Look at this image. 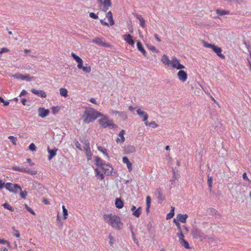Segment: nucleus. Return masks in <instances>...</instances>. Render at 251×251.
<instances>
[{"mask_svg":"<svg viewBox=\"0 0 251 251\" xmlns=\"http://www.w3.org/2000/svg\"><path fill=\"white\" fill-rule=\"evenodd\" d=\"M103 219L106 223L114 228L117 230H120L122 228L123 223L121 222L119 216L112 214H107L103 215Z\"/></svg>","mask_w":251,"mask_h":251,"instance_id":"nucleus-1","label":"nucleus"},{"mask_svg":"<svg viewBox=\"0 0 251 251\" xmlns=\"http://www.w3.org/2000/svg\"><path fill=\"white\" fill-rule=\"evenodd\" d=\"M102 114L92 108H86L82 116L83 122L85 123H90L95 120L98 117Z\"/></svg>","mask_w":251,"mask_h":251,"instance_id":"nucleus-2","label":"nucleus"},{"mask_svg":"<svg viewBox=\"0 0 251 251\" xmlns=\"http://www.w3.org/2000/svg\"><path fill=\"white\" fill-rule=\"evenodd\" d=\"M191 232L194 238L199 239L201 241L206 240L207 235L196 226H193Z\"/></svg>","mask_w":251,"mask_h":251,"instance_id":"nucleus-3","label":"nucleus"},{"mask_svg":"<svg viewBox=\"0 0 251 251\" xmlns=\"http://www.w3.org/2000/svg\"><path fill=\"white\" fill-rule=\"evenodd\" d=\"M102 117L99 120L100 125L103 128H114L117 127L112 120H109L106 116L101 115Z\"/></svg>","mask_w":251,"mask_h":251,"instance_id":"nucleus-4","label":"nucleus"},{"mask_svg":"<svg viewBox=\"0 0 251 251\" xmlns=\"http://www.w3.org/2000/svg\"><path fill=\"white\" fill-rule=\"evenodd\" d=\"M203 46L206 48H211L216 54L222 59L225 58V56L222 53V49L213 44L208 43L205 41L203 42Z\"/></svg>","mask_w":251,"mask_h":251,"instance_id":"nucleus-5","label":"nucleus"},{"mask_svg":"<svg viewBox=\"0 0 251 251\" xmlns=\"http://www.w3.org/2000/svg\"><path fill=\"white\" fill-rule=\"evenodd\" d=\"M5 187L9 191L14 193H16L18 189L21 190V187L20 185L17 184H13L10 182L6 183Z\"/></svg>","mask_w":251,"mask_h":251,"instance_id":"nucleus-6","label":"nucleus"},{"mask_svg":"<svg viewBox=\"0 0 251 251\" xmlns=\"http://www.w3.org/2000/svg\"><path fill=\"white\" fill-rule=\"evenodd\" d=\"M92 42L104 47H110L111 46L109 43H106L104 39L100 37H97L92 39Z\"/></svg>","mask_w":251,"mask_h":251,"instance_id":"nucleus-7","label":"nucleus"},{"mask_svg":"<svg viewBox=\"0 0 251 251\" xmlns=\"http://www.w3.org/2000/svg\"><path fill=\"white\" fill-rule=\"evenodd\" d=\"M178 237L179 238V241L180 242V245L184 247L186 249H189V244L187 241L185 240L184 239V236L182 233V232H180V233H178L177 234Z\"/></svg>","mask_w":251,"mask_h":251,"instance_id":"nucleus-8","label":"nucleus"},{"mask_svg":"<svg viewBox=\"0 0 251 251\" xmlns=\"http://www.w3.org/2000/svg\"><path fill=\"white\" fill-rule=\"evenodd\" d=\"M174 68L178 70H181L185 68V66L179 63V60L176 57H174L172 58V63L171 64Z\"/></svg>","mask_w":251,"mask_h":251,"instance_id":"nucleus-9","label":"nucleus"},{"mask_svg":"<svg viewBox=\"0 0 251 251\" xmlns=\"http://www.w3.org/2000/svg\"><path fill=\"white\" fill-rule=\"evenodd\" d=\"M100 169L101 170L102 173H103L105 175L109 176L111 174L112 168L109 165L105 164L103 165L101 168H100Z\"/></svg>","mask_w":251,"mask_h":251,"instance_id":"nucleus-10","label":"nucleus"},{"mask_svg":"<svg viewBox=\"0 0 251 251\" xmlns=\"http://www.w3.org/2000/svg\"><path fill=\"white\" fill-rule=\"evenodd\" d=\"M177 76L179 79L183 82H185L187 79V74L183 70H180L178 72Z\"/></svg>","mask_w":251,"mask_h":251,"instance_id":"nucleus-11","label":"nucleus"},{"mask_svg":"<svg viewBox=\"0 0 251 251\" xmlns=\"http://www.w3.org/2000/svg\"><path fill=\"white\" fill-rule=\"evenodd\" d=\"M136 151V148L134 146L128 145L124 147V153L125 154H130Z\"/></svg>","mask_w":251,"mask_h":251,"instance_id":"nucleus-12","label":"nucleus"},{"mask_svg":"<svg viewBox=\"0 0 251 251\" xmlns=\"http://www.w3.org/2000/svg\"><path fill=\"white\" fill-rule=\"evenodd\" d=\"M39 116L42 118L47 117L50 113L48 109H46L44 107H39L38 109Z\"/></svg>","mask_w":251,"mask_h":251,"instance_id":"nucleus-13","label":"nucleus"},{"mask_svg":"<svg viewBox=\"0 0 251 251\" xmlns=\"http://www.w3.org/2000/svg\"><path fill=\"white\" fill-rule=\"evenodd\" d=\"M31 91L33 94L37 95L41 98H46L47 97L46 92L43 90H37L35 89H32Z\"/></svg>","mask_w":251,"mask_h":251,"instance_id":"nucleus-14","label":"nucleus"},{"mask_svg":"<svg viewBox=\"0 0 251 251\" xmlns=\"http://www.w3.org/2000/svg\"><path fill=\"white\" fill-rule=\"evenodd\" d=\"M137 114L141 118H143V121L145 122L148 118V115L146 112L142 110L141 109H138L137 110Z\"/></svg>","mask_w":251,"mask_h":251,"instance_id":"nucleus-15","label":"nucleus"},{"mask_svg":"<svg viewBox=\"0 0 251 251\" xmlns=\"http://www.w3.org/2000/svg\"><path fill=\"white\" fill-rule=\"evenodd\" d=\"M124 40L129 45L133 46L134 41L132 39V36L130 34H126L124 35Z\"/></svg>","mask_w":251,"mask_h":251,"instance_id":"nucleus-16","label":"nucleus"},{"mask_svg":"<svg viewBox=\"0 0 251 251\" xmlns=\"http://www.w3.org/2000/svg\"><path fill=\"white\" fill-rule=\"evenodd\" d=\"M187 218L188 215L187 214H179L177 215L176 217L177 220L181 222L182 223H185Z\"/></svg>","mask_w":251,"mask_h":251,"instance_id":"nucleus-17","label":"nucleus"},{"mask_svg":"<svg viewBox=\"0 0 251 251\" xmlns=\"http://www.w3.org/2000/svg\"><path fill=\"white\" fill-rule=\"evenodd\" d=\"M134 15L139 21L140 26L144 27L146 25V21L142 16L137 14H134Z\"/></svg>","mask_w":251,"mask_h":251,"instance_id":"nucleus-18","label":"nucleus"},{"mask_svg":"<svg viewBox=\"0 0 251 251\" xmlns=\"http://www.w3.org/2000/svg\"><path fill=\"white\" fill-rule=\"evenodd\" d=\"M161 62L165 65L169 66L172 63V60H170L168 57L166 55L164 54L161 59Z\"/></svg>","mask_w":251,"mask_h":251,"instance_id":"nucleus-19","label":"nucleus"},{"mask_svg":"<svg viewBox=\"0 0 251 251\" xmlns=\"http://www.w3.org/2000/svg\"><path fill=\"white\" fill-rule=\"evenodd\" d=\"M57 150V149L51 150L49 148V147L48 148V151L50 154L48 157L49 160H51L56 155V151Z\"/></svg>","mask_w":251,"mask_h":251,"instance_id":"nucleus-20","label":"nucleus"},{"mask_svg":"<svg viewBox=\"0 0 251 251\" xmlns=\"http://www.w3.org/2000/svg\"><path fill=\"white\" fill-rule=\"evenodd\" d=\"M137 49L138 50L140 51L143 55L145 56V57H146V55H147V52H146V51L144 49L141 43L139 41H138L137 43Z\"/></svg>","mask_w":251,"mask_h":251,"instance_id":"nucleus-21","label":"nucleus"},{"mask_svg":"<svg viewBox=\"0 0 251 251\" xmlns=\"http://www.w3.org/2000/svg\"><path fill=\"white\" fill-rule=\"evenodd\" d=\"M95 171L96 173V176L98 178L101 180L104 178V173H102L101 170L100 169V168L96 169Z\"/></svg>","mask_w":251,"mask_h":251,"instance_id":"nucleus-22","label":"nucleus"},{"mask_svg":"<svg viewBox=\"0 0 251 251\" xmlns=\"http://www.w3.org/2000/svg\"><path fill=\"white\" fill-rule=\"evenodd\" d=\"M123 161L124 163L126 164L127 165V167L129 171H131L132 170V164L129 161V159L126 157H124L123 158Z\"/></svg>","mask_w":251,"mask_h":251,"instance_id":"nucleus-23","label":"nucleus"},{"mask_svg":"<svg viewBox=\"0 0 251 251\" xmlns=\"http://www.w3.org/2000/svg\"><path fill=\"white\" fill-rule=\"evenodd\" d=\"M115 205L118 208H122L124 206L123 201L121 200V198H117L115 200Z\"/></svg>","mask_w":251,"mask_h":251,"instance_id":"nucleus-24","label":"nucleus"},{"mask_svg":"<svg viewBox=\"0 0 251 251\" xmlns=\"http://www.w3.org/2000/svg\"><path fill=\"white\" fill-rule=\"evenodd\" d=\"M106 18L108 20L110 25H112L114 24V22L113 20L112 14L111 11H109L107 12V13L106 14Z\"/></svg>","mask_w":251,"mask_h":251,"instance_id":"nucleus-25","label":"nucleus"},{"mask_svg":"<svg viewBox=\"0 0 251 251\" xmlns=\"http://www.w3.org/2000/svg\"><path fill=\"white\" fill-rule=\"evenodd\" d=\"M95 161L96 165L99 166L100 168H101V166L104 164L103 163V160L98 156L95 157Z\"/></svg>","mask_w":251,"mask_h":251,"instance_id":"nucleus-26","label":"nucleus"},{"mask_svg":"<svg viewBox=\"0 0 251 251\" xmlns=\"http://www.w3.org/2000/svg\"><path fill=\"white\" fill-rule=\"evenodd\" d=\"M142 212V207H139L136 210H135L132 214L136 217H139Z\"/></svg>","mask_w":251,"mask_h":251,"instance_id":"nucleus-27","label":"nucleus"},{"mask_svg":"<svg viewBox=\"0 0 251 251\" xmlns=\"http://www.w3.org/2000/svg\"><path fill=\"white\" fill-rule=\"evenodd\" d=\"M216 11L217 14L220 16H222V15H226V14H228L229 13V11L224 10L223 9H217L216 10Z\"/></svg>","mask_w":251,"mask_h":251,"instance_id":"nucleus-28","label":"nucleus"},{"mask_svg":"<svg viewBox=\"0 0 251 251\" xmlns=\"http://www.w3.org/2000/svg\"><path fill=\"white\" fill-rule=\"evenodd\" d=\"M85 151V153L87 157V159L88 160L91 159L92 153L91 152L90 148H88L86 147V149H84Z\"/></svg>","mask_w":251,"mask_h":251,"instance_id":"nucleus-29","label":"nucleus"},{"mask_svg":"<svg viewBox=\"0 0 251 251\" xmlns=\"http://www.w3.org/2000/svg\"><path fill=\"white\" fill-rule=\"evenodd\" d=\"M174 211H175V207L172 206L171 210L170 212L167 215L166 219H171L174 216V214H175Z\"/></svg>","mask_w":251,"mask_h":251,"instance_id":"nucleus-30","label":"nucleus"},{"mask_svg":"<svg viewBox=\"0 0 251 251\" xmlns=\"http://www.w3.org/2000/svg\"><path fill=\"white\" fill-rule=\"evenodd\" d=\"M60 94L61 96L67 97L68 96V91L65 88H61L60 89Z\"/></svg>","mask_w":251,"mask_h":251,"instance_id":"nucleus-31","label":"nucleus"},{"mask_svg":"<svg viewBox=\"0 0 251 251\" xmlns=\"http://www.w3.org/2000/svg\"><path fill=\"white\" fill-rule=\"evenodd\" d=\"M98 149L99 151H101L105 156H106L107 158H109V156H108V154L106 153L107 150L105 148H104L102 147H101V146H98Z\"/></svg>","mask_w":251,"mask_h":251,"instance_id":"nucleus-32","label":"nucleus"},{"mask_svg":"<svg viewBox=\"0 0 251 251\" xmlns=\"http://www.w3.org/2000/svg\"><path fill=\"white\" fill-rule=\"evenodd\" d=\"M12 170L15 171H19L21 172H24V171H25V168L23 167H20L19 166H14L12 168Z\"/></svg>","mask_w":251,"mask_h":251,"instance_id":"nucleus-33","label":"nucleus"},{"mask_svg":"<svg viewBox=\"0 0 251 251\" xmlns=\"http://www.w3.org/2000/svg\"><path fill=\"white\" fill-rule=\"evenodd\" d=\"M2 206H3V207L4 208L10 210V211L13 212L14 210V209L7 203H3L2 204Z\"/></svg>","mask_w":251,"mask_h":251,"instance_id":"nucleus-34","label":"nucleus"},{"mask_svg":"<svg viewBox=\"0 0 251 251\" xmlns=\"http://www.w3.org/2000/svg\"><path fill=\"white\" fill-rule=\"evenodd\" d=\"M23 173H25L31 175H34L37 174V172L31 169H26L25 168V171Z\"/></svg>","mask_w":251,"mask_h":251,"instance_id":"nucleus-35","label":"nucleus"},{"mask_svg":"<svg viewBox=\"0 0 251 251\" xmlns=\"http://www.w3.org/2000/svg\"><path fill=\"white\" fill-rule=\"evenodd\" d=\"M125 133V131L124 129H122L119 133V136L121 137V141L122 143L124 142L125 140V138L124 137V134Z\"/></svg>","mask_w":251,"mask_h":251,"instance_id":"nucleus-36","label":"nucleus"},{"mask_svg":"<svg viewBox=\"0 0 251 251\" xmlns=\"http://www.w3.org/2000/svg\"><path fill=\"white\" fill-rule=\"evenodd\" d=\"M119 116L123 119L124 120H126L127 119V116L125 112H120L118 113Z\"/></svg>","mask_w":251,"mask_h":251,"instance_id":"nucleus-37","label":"nucleus"},{"mask_svg":"<svg viewBox=\"0 0 251 251\" xmlns=\"http://www.w3.org/2000/svg\"><path fill=\"white\" fill-rule=\"evenodd\" d=\"M81 69L85 73H90L91 71V68L90 66H83Z\"/></svg>","mask_w":251,"mask_h":251,"instance_id":"nucleus-38","label":"nucleus"},{"mask_svg":"<svg viewBox=\"0 0 251 251\" xmlns=\"http://www.w3.org/2000/svg\"><path fill=\"white\" fill-rule=\"evenodd\" d=\"M173 176L171 181H174L179 177V175L176 174L174 169H173Z\"/></svg>","mask_w":251,"mask_h":251,"instance_id":"nucleus-39","label":"nucleus"},{"mask_svg":"<svg viewBox=\"0 0 251 251\" xmlns=\"http://www.w3.org/2000/svg\"><path fill=\"white\" fill-rule=\"evenodd\" d=\"M207 183H208V185L210 191H211L212 189V178L211 176H208Z\"/></svg>","mask_w":251,"mask_h":251,"instance_id":"nucleus-40","label":"nucleus"},{"mask_svg":"<svg viewBox=\"0 0 251 251\" xmlns=\"http://www.w3.org/2000/svg\"><path fill=\"white\" fill-rule=\"evenodd\" d=\"M12 229L13 230V234L14 236H16L17 238L20 237V234L19 233V231L17 229L15 228V227H12Z\"/></svg>","mask_w":251,"mask_h":251,"instance_id":"nucleus-41","label":"nucleus"},{"mask_svg":"<svg viewBox=\"0 0 251 251\" xmlns=\"http://www.w3.org/2000/svg\"><path fill=\"white\" fill-rule=\"evenodd\" d=\"M103 6L110 7L111 6V0H104L102 2Z\"/></svg>","mask_w":251,"mask_h":251,"instance_id":"nucleus-42","label":"nucleus"},{"mask_svg":"<svg viewBox=\"0 0 251 251\" xmlns=\"http://www.w3.org/2000/svg\"><path fill=\"white\" fill-rule=\"evenodd\" d=\"M73 58L76 61V62H78L81 60L82 59L80 58L78 56L76 55L75 53L72 52L71 54Z\"/></svg>","mask_w":251,"mask_h":251,"instance_id":"nucleus-43","label":"nucleus"},{"mask_svg":"<svg viewBox=\"0 0 251 251\" xmlns=\"http://www.w3.org/2000/svg\"><path fill=\"white\" fill-rule=\"evenodd\" d=\"M62 209H63L64 218V219H66L67 218V216H68V210L65 208V206H64V205L62 206Z\"/></svg>","mask_w":251,"mask_h":251,"instance_id":"nucleus-44","label":"nucleus"},{"mask_svg":"<svg viewBox=\"0 0 251 251\" xmlns=\"http://www.w3.org/2000/svg\"><path fill=\"white\" fill-rule=\"evenodd\" d=\"M83 144H84V149H86V147L88 148L90 147V144L88 140L84 139L83 141H82Z\"/></svg>","mask_w":251,"mask_h":251,"instance_id":"nucleus-45","label":"nucleus"},{"mask_svg":"<svg viewBox=\"0 0 251 251\" xmlns=\"http://www.w3.org/2000/svg\"><path fill=\"white\" fill-rule=\"evenodd\" d=\"M29 149L32 151H36V147L33 143H31L29 146Z\"/></svg>","mask_w":251,"mask_h":251,"instance_id":"nucleus-46","label":"nucleus"},{"mask_svg":"<svg viewBox=\"0 0 251 251\" xmlns=\"http://www.w3.org/2000/svg\"><path fill=\"white\" fill-rule=\"evenodd\" d=\"M12 76L16 79H21L22 80L24 78L23 75L19 74L13 75Z\"/></svg>","mask_w":251,"mask_h":251,"instance_id":"nucleus-47","label":"nucleus"},{"mask_svg":"<svg viewBox=\"0 0 251 251\" xmlns=\"http://www.w3.org/2000/svg\"><path fill=\"white\" fill-rule=\"evenodd\" d=\"M8 138L11 140V141L12 142V143H13V145H16V141H17L16 138H15L12 136H10L8 137Z\"/></svg>","mask_w":251,"mask_h":251,"instance_id":"nucleus-48","label":"nucleus"},{"mask_svg":"<svg viewBox=\"0 0 251 251\" xmlns=\"http://www.w3.org/2000/svg\"><path fill=\"white\" fill-rule=\"evenodd\" d=\"M156 197L158 199H159L160 200H163L162 194L161 193V192L160 191V190H157V192L156 193Z\"/></svg>","mask_w":251,"mask_h":251,"instance_id":"nucleus-49","label":"nucleus"},{"mask_svg":"<svg viewBox=\"0 0 251 251\" xmlns=\"http://www.w3.org/2000/svg\"><path fill=\"white\" fill-rule=\"evenodd\" d=\"M20 191V196L21 198L23 199H25L26 196L27 195V192L26 191H22V190Z\"/></svg>","mask_w":251,"mask_h":251,"instance_id":"nucleus-50","label":"nucleus"},{"mask_svg":"<svg viewBox=\"0 0 251 251\" xmlns=\"http://www.w3.org/2000/svg\"><path fill=\"white\" fill-rule=\"evenodd\" d=\"M174 222L176 224V226L177 229L179 230V233L180 232H182L180 224L176 219L174 220Z\"/></svg>","mask_w":251,"mask_h":251,"instance_id":"nucleus-51","label":"nucleus"},{"mask_svg":"<svg viewBox=\"0 0 251 251\" xmlns=\"http://www.w3.org/2000/svg\"><path fill=\"white\" fill-rule=\"evenodd\" d=\"M25 207L26 209H27V210L28 211H29L30 213H31L32 214H33L34 215H35V213L34 212V211L31 208L28 207L26 204L25 205Z\"/></svg>","mask_w":251,"mask_h":251,"instance_id":"nucleus-52","label":"nucleus"},{"mask_svg":"<svg viewBox=\"0 0 251 251\" xmlns=\"http://www.w3.org/2000/svg\"><path fill=\"white\" fill-rule=\"evenodd\" d=\"M89 16L91 18H93L94 19H98V16L96 14H95L94 13H93V12H91L89 13Z\"/></svg>","mask_w":251,"mask_h":251,"instance_id":"nucleus-53","label":"nucleus"},{"mask_svg":"<svg viewBox=\"0 0 251 251\" xmlns=\"http://www.w3.org/2000/svg\"><path fill=\"white\" fill-rule=\"evenodd\" d=\"M24 78H23V80H25L26 81H30L31 80V77L29 76V75H23Z\"/></svg>","mask_w":251,"mask_h":251,"instance_id":"nucleus-54","label":"nucleus"},{"mask_svg":"<svg viewBox=\"0 0 251 251\" xmlns=\"http://www.w3.org/2000/svg\"><path fill=\"white\" fill-rule=\"evenodd\" d=\"M0 244H7L8 247H10L9 243L7 241H6L4 239H0Z\"/></svg>","mask_w":251,"mask_h":251,"instance_id":"nucleus-55","label":"nucleus"},{"mask_svg":"<svg viewBox=\"0 0 251 251\" xmlns=\"http://www.w3.org/2000/svg\"><path fill=\"white\" fill-rule=\"evenodd\" d=\"M151 198L150 196H147L146 198V204L147 205L151 206Z\"/></svg>","mask_w":251,"mask_h":251,"instance_id":"nucleus-56","label":"nucleus"},{"mask_svg":"<svg viewBox=\"0 0 251 251\" xmlns=\"http://www.w3.org/2000/svg\"><path fill=\"white\" fill-rule=\"evenodd\" d=\"M78 63L77 68L79 69H81L83 67V60L81 59L79 61L77 62Z\"/></svg>","mask_w":251,"mask_h":251,"instance_id":"nucleus-57","label":"nucleus"},{"mask_svg":"<svg viewBox=\"0 0 251 251\" xmlns=\"http://www.w3.org/2000/svg\"><path fill=\"white\" fill-rule=\"evenodd\" d=\"M149 125V126H152L153 128L156 127L158 126V125L154 121L150 123Z\"/></svg>","mask_w":251,"mask_h":251,"instance_id":"nucleus-58","label":"nucleus"},{"mask_svg":"<svg viewBox=\"0 0 251 251\" xmlns=\"http://www.w3.org/2000/svg\"><path fill=\"white\" fill-rule=\"evenodd\" d=\"M148 49L151 50H152L153 51H154V52H157L158 51L157 50L156 48L153 46H148Z\"/></svg>","mask_w":251,"mask_h":251,"instance_id":"nucleus-59","label":"nucleus"},{"mask_svg":"<svg viewBox=\"0 0 251 251\" xmlns=\"http://www.w3.org/2000/svg\"><path fill=\"white\" fill-rule=\"evenodd\" d=\"M243 178L244 180L249 181V182L251 183V181L248 178L246 173H244L243 174Z\"/></svg>","mask_w":251,"mask_h":251,"instance_id":"nucleus-60","label":"nucleus"},{"mask_svg":"<svg viewBox=\"0 0 251 251\" xmlns=\"http://www.w3.org/2000/svg\"><path fill=\"white\" fill-rule=\"evenodd\" d=\"M4 182H3L0 179V190H1L4 186H5Z\"/></svg>","mask_w":251,"mask_h":251,"instance_id":"nucleus-61","label":"nucleus"},{"mask_svg":"<svg viewBox=\"0 0 251 251\" xmlns=\"http://www.w3.org/2000/svg\"><path fill=\"white\" fill-rule=\"evenodd\" d=\"M90 101L91 102H92V103H94V104H97V105H98V103H97V101H96V100H95V98H91V99L90 100Z\"/></svg>","mask_w":251,"mask_h":251,"instance_id":"nucleus-62","label":"nucleus"},{"mask_svg":"<svg viewBox=\"0 0 251 251\" xmlns=\"http://www.w3.org/2000/svg\"><path fill=\"white\" fill-rule=\"evenodd\" d=\"M9 51V50L6 48H3L1 49V52L4 53V52H7Z\"/></svg>","mask_w":251,"mask_h":251,"instance_id":"nucleus-63","label":"nucleus"},{"mask_svg":"<svg viewBox=\"0 0 251 251\" xmlns=\"http://www.w3.org/2000/svg\"><path fill=\"white\" fill-rule=\"evenodd\" d=\"M154 37H155V39H156L158 42H160L161 41V40L160 39V38H159V37H158V35H157V34L155 33V34H154Z\"/></svg>","mask_w":251,"mask_h":251,"instance_id":"nucleus-64","label":"nucleus"}]
</instances>
